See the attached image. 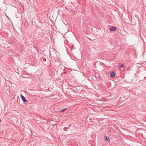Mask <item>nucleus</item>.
Wrapping results in <instances>:
<instances>
[{
	"label": "nucleus",
	"instance_id": "f03ea898",
	"mask_svg": "<svg viewBox=\"0 0 146 146\" xmlns=\"http://www.w3.org/2000/svg\"><path fill=\"white\" fill-rule=\"evenodd\" d=\"M115 76V73L114 72H112L110 73V76L112 77H114Z\"/></svg>",
	"mask_w": 146,
	"mask_h": 146
},
{
	"label": "nucleus",
	"instance_id": "423d86ee",
	"mask_svg": "<svg viewBox=\"0 0 146 146\" xmlns=\"http://www.w3.org/2000/svg\"><path fill=\"white\" fill-rule=\"evenodd\" d=\"M124 67V65L123 64H121L119 66V67H120V68H123Z\"/></svg>",
	"mask_w": 146,
	"mask_h": 146
},
{
	"label": "nucleus",
	"instance_id": "f257e3e1",
	"mask_svg": "<svg viewBox=\"0 0 146 146\" xmlns=\"http://www.w3.org/2000/svg\"><path fill=\"white\" fill-rule=\"evenodd\" d=\"M116 28L114 27H111L110 28V30L111 31H114L116 30Z\"/></svg>",
	"mask_w": 146,
	"mask_h": 146
},
{
	"label": "nucleus",
	"instance_id": "0eeeda50",
	"mask_svg": "<svg viewBox=\"0 0 146 146\" xmlns=\"http://www.w3.org/2000/svg\"><path fill=\"white\" fill-rule=\"evenodd\" d=\"M22 99L24 97V96L22 94L20 95Z\"/></svg>",
	"mask_w": 146,
	"mask_h": 146
},
{
	"label": "nucleus",
	"instance_id": "1a4fd4ad",
	"mask_svg": "<svg viewBox=\"0 0 146 146\" xmlns=\"http://www.w3.org/2000/svg\"><path fill=\"white\" fill-rule=\"evenodd\" d=\"M71 125V124H70L68 127V128L69 129L70 127V125Z\"/></svg>",
	"mask_w": 146,
	"mask_h": 146
},
{
	"label": "nucleus",
	"instance_id": "20e7f679",
	"mask_svg": "<svg viewBox=\"0 0 146 146\" xmlns=\"http://www.w3.org/2000/svg\"><path fill=\"white\" fill-rule=\"evenodd\" d=\"M22 100L24 102H28V101L26 100L25 98L24 97V98H23L22 99Z\"/></svg>",
	"mask_w": 146,
	"mask_h": 146
},
{
	"label": "nucleus",
	"instance_id": "39448f33",
	"mask_svg": "<svg viewBox=\"0 0 146 146\" xmlns=\"http://www.w3.org/2000/svg\"><path fill=\"white\" fill-rule=\"evenodd\" d=\"M68 129V128H67V127H65L64 128L63 130L64 131H66Z\"/></svg>",
	"mask_w": 146,
	"mask_h": 146
},
{
	"label": "nucleus",
	"instance_id": "7ed1b4c3",
	"mask_svg": "<svg viewBox=\"0 0 146 146\" xmlns=\"http://www.w3.org/2000/svg\"><path fill=\"white\" fill-rule=\"evenodd\" d=\"M105 140L106 141H109L110 139L109 137H108L106 136H105Z\"/></svg>",
	"mask_w": 146,
	"mask_h": 146
},
{
	"label": "nucleus",
	"instance_id": "6e6552de",
	"mask_svg": "<svg viewBox=\"0 0 146 146\" xmlns=\"http://www.w3.org/2000/svg\"><path fill=\"white\" fill-rule=\"evenodd\" d=\"M66 108H65L63 110H61V111H65L66 110Z\"/></svg>",
	"mask_w": 146,
	"mask_h": 146
}]
</instances>
